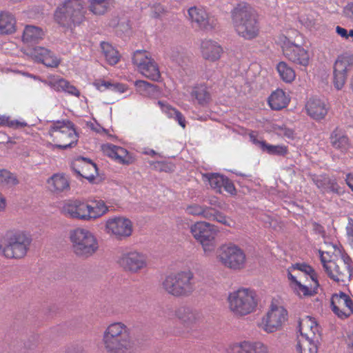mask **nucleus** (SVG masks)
<instances>
[{"instance_id":"obj_1","label":"nucleus","mask_w":353,"mask_h":353,"mask_svg":"<svg viewBox=\"0 0 353 353\" xmlns=\"http://www.w3.org/2000/svg\"><path fill=\"white\" fill-rule=\"evenodd\" d=\"M106 353H135L136 345L132 331L122 322L110 324L104 330L102 339Z\"/></svg>"},{"instance_id":"obj_2","label":"nucleus","mask_w":353,"mask_h":353,"mask_svg":"<svg viewBox=\"0 0 353 353\" xmlns=\"http://www.w3.org/2000/svg\"><path fill=\"white\" fill-rule=\"evenodd\" d=\"M232 23L236 32L245 39L257 37L259 26L254 10L248 3L238 4L232 12Z\"/></svg>"},{"instance_id":"obj_3","label":"nucleus","mask_w":353,"mask_h":353,"mask_svg":"<svg viewBox=\"0 0 353 353\" xmlns=\"http://www.w3.org/2000/svg\"><path fill=\"white\" fill-rule=\"evenodd\" d=\"M227 301L230 311L236 317L251 314L258 303L256 293L248 288H241L230 292Z\"/></svg>"},{"instance_id":"obj_4","label":"nucleus","mask_w":353,"mask_h":353,"mask_svg":"<svg viewBox=\"0 0 353 353\" xmlns=\"http://www.w3.org/2000/svg\"><path fill=\"white\" fill-rule=\"evenodd\" d=\"M163 289L174 296H188L195 289L194 276L190 270L167 276L162 282Z\"/></svg>"},{"instance_id":"obj_5","label":"nucleus","mask_w":353,"mask_h":353,"mask_svg":"<svg viewBox=\"0 0 353 353\" xmlns=\"http://www.w3.org/2000/svg\"><path fill=\"white\" fill-rule=\"evenodd\" d=\"M70 240L74 254L81 259H88L99 249L96 237L89 230L77 228L70 231Z\"/></svg>"},{"instance_id":"obj_6","label":"nucleus","mask_w":353,"mask_h":353,"mask_svg":"<svg viewBox=\"0 0 353 353\" xmlns=\"http://www.w3.org/2000/svg\"><path fill=\"white\" fill-rule=\"evenodd\" d=\"M54 17L63 27L72 28L80 24L84 18L83 6L81 0H67L59 6Z\"/></svg>"},{"instance_id":"obj_7","label":"nucleus","mask_w":353,"mask_h":353,"mask_svg":"<svg viewBox=\"0 0 353 353\" xmlns=\"http://www.w3.org/2000/svg\"><path fill=\"white\" fill-rule=\"evenodd\" d=\"M31 241V238L23 232L12 233L5 238L0 250L6 258L21 259L26 255Z\"/></svg>"},{"instance_id":"obj_8","label":"nucleus","mask_w":353,"mask_h":353,"mask_svg":"<svg viewBox=\"0 0 353 353\" xmlns=\"http://www.w3.org/2000/svg\"><path fill=\"white\" fill-rule=\"evenodd\" d=\"M49 134L55 147L60 149L72 148L78 141L74 125L70 121H57L51 126Z\"/></svg>"},{"instance_id":"obj_9","label":"nucleus","mask_w":353,"mask_h":353,"mask_svg":"<svg viewBox=\"0 0 353 353\" xmlns=\"http://www.w3.org/2000/svg\"><path fill=\"white\" fill-rule=\"evenodd\" d=\"M323 269L327 276L336 282H346L352 276V260L346 256L333 261H325L321 256Z\"/></svg>"},{"instance_id":"obj_10","label":"nucleus","mask_w":353,"mask_h":353,"mask_svg":"<svg viewBox=\"0 0 353 353\" xmlns=\"http://www.w3.org/2000/svg\"><path fill=\"white\" fill-rule=\"evenodd\" d=\"M219 261L226 268L241 270L244 268L246 257L244 252L233 244L223 245L217 251Z\"/></svg>"},{"instance_id":"obj_11","label":"nucleus","mask_w":353,"mask_h":353,"mask_svg":"<svg viewBox=\"0 0 353 353\" xmlns=\"http://www.w3.org/2000/svg\"><path fill=\"white\" fill-rule=\"evenodd\" d=\"M190 231L194 239L202 245L205 252L214 250L216 230L213 225L205 221L196 222L191 226Z\"/></svg>"},{"instance_id":"obj_12","label":"nucleus","mask_w":353,"mask_h":353,"mask_svg":"<svg viewBox=\"0 0 353 353\" xmlns=\"http://www.w3.org/2000/svg\"><path fill=\"white\" fill-rule=\"evenodd\" d=\"M287 311L282 306L272 305L271 309L263 317L259 327L268 333L279 330L285 321Z\"/></svg>"},{"instance_id":"obj_13","label":"nucleus","mask_w":353,"mask_h":353,"mask_svg":"<svg viewBox=\"0 0 353 353\" xmlns=\"http://www.w3.org/2000/svg\"><path fill=\"white\" fill-rule=\"evenodd\" d=\"M118 265L125 272L137 273L147 266L146 257L137 251L125 252L117 259Z\"/></svg>"},{"instance_id":"obj_14","label":"nucleus","mask_w":353,"mask_h":353,"mask_svg":"<svg viewBox=\"0 0 353 353\" xmlns=\"http://www.w3.org/2000/svg\"><path fill=\"white\" fill-rule=\"evenodd\" d=\"M105 231L116 239L122 240L132 235V223L123 216H116L106 221Z\"/></svg>"},{"instance_id":"obj_15","label":"nucleus","mask_w":353,"mask_h":353,"mask_svg":"<svg viewBox=\"0 0 353 353\" xmlns=\"http://www.w3.org/2000/svg\"><path fill=\"white\" fill-rule=\"evenodd\" d=\"M353 58L351 56L341 55L336 60L334 65L333 83L337 90H341L347 79V72L352 70Z\"/></svg>"},{"instance_id":"obj_16","label":"nucleus","mask_w":353,"mask_h":353,"mask_svg":"<svg viewBox=\"0 0 353 353\" xmlns=\"http://www.w3.org/2000/svg\"><path fill=\"white\" fill-rule=\"evenodd\" d=\"M189 19L193 26L204 30H212L216 26V19L210 16L202 8L196 6L188 10Z\"/></svg>"},{"instance_id":"obj_17","label":"nucleus","mask_w":353,"mask_h":353,"mask_svg":"<svg viewBox=\"0 0 353 353\" xmlns=\"http://www.w3.org/2000/svg\"><path fill=\"white\" fill-rule=\"evenodd\" d=\"M332 311L339 317L347 318L353 313V302L350 297L344 292L334 294L331 299Z\"/></svg>"},{"instance_id":"obj_18","label":"nucleus","mask_w":353,"mask_h":353,"mask_svg":"<svg viewBox=\"0 0 353 353\" xmlns=\"http://www.w3.org/2000/svg\"><path fill=\"white\" fill-rule=\"evenodd\" d=\"M88 208L89 204L81 201H69L63 205L61 212L64 216L71 219L88 221L90 220Z\"/></svg>"},{"instance_id":"obj_19","label":"nucleus","mask_w":353,"mask_h":353,"mask_svg":"<svg viewBox=\"0 0 353 353\" xmlns=\"http://www.w3.org/2000/svg\"><path fill=\"white\" fill-rule=\"evenodd\" d=\"M72 169L79 176L90 181H92L97 175V165L84 157L77 159L72 164Z\"/></svg>"},{"instance_id":"obj_20","label":"nucleus","mask_w":353,"mask_h":353,"mask_svg":"<svg viewBox=\"0 0 353 353\" xmlns=\"http://www.w3.org/2000/svg\"><path fill=\"white\" fill-rule=\"evenodd\" d=\"M299 332L303 339H312L313 341L321 339V333L316 322L310 316H305L299 322Z\"/></svg>"},{"instance_id":"obj_21","label":"nucleus","mask_w":353,"mask_h":353,"mask_svg":"<svg viewBox=\"0 0 353 353\" xmlns=\"http://www.w3.org/2000/svg\"><path fill=\"white\" fill-rule=\"evenodd\" d=\"M283 54L292 62L303 66L309 63V54L301 46L291 44L283 49Z\"/></svg>"},{"instance_id":"obj_22","label":"nucleus","mask_w":353,"mask_h":353,"mask_svg":"<svg viewBox=\"0 0 353 353\" xmlns=\"http://www.w3.org/2000/svg\"><path fill=\"white\" fill-rule=\"evenodd\" d=\"M305 109L311 118L319 121L324 119L327 114L328 107L325 101L318 98H311L307 101Z\"/></svg>"},{"instance_id":"obj_23","label":"nucleus","mask_w":353,"mask_h":353,"mask_svg":"<svg viewBox=\"0 0 353 353\" xmlns=\"http://www.w3.org/2000/svg\"><path fill=\"white\" fill-rule=\"evenodd\" d=\"M200 50L202 57L210 61L219 59L223 53L221 46L217 42L210 39L202 41Z\"/></svg>"},{"instance_id":"obj_24","label":"nucleus","mask_w":353,"mask_h":353,"mask_svg":"<svg viewBox=\"0 0 353 353\" xmlns=\"http://www.w3.org/2000/svg\"><path fill=\"white\" fill-rule=\"evenodd\" d=\"M230 353H268V347L260 342L243 341L230 346Z\"/></svg>"},{"instance_id":"obj_25","label":"nucleus","mask_w":353,"mask_h":353,"mask_svg":"<svg viewBox=\"0 0 353 353\" xmlns=\"http://www.w3.org/2000/svg\"><path fill=\"white\" fill-rule=\"evenodd\" d=\"M103 153L116 160L117 162L128 165L132 163L131 158L128 156V151L119 146H117L112 144H106L102 146Z\"/></svg>"},{"instance_id":"obj_26","label":"nucleus","mask_w":353,"mask_h":353,"mask_svg":"<svg viewBox=\"0 0 353 353\" xmlns=\"http://www.w3.org/2000/svg\"><path fill=\"white\" fill-rule=\"evenodd\" d=\"M289 98L282 90L273 92L268 98V103L272 110H279L287 106Z\"/></svg>"},{"instance_id":"obj_27","label":"nucleus","mask_w":353,"mask_h":353,"mask_svg":"<svg viewBox=\"0 0 353 353\" xmlns=\"http://www.w3.org/2000/svg\"><path fill=\"white\" fill-rule=\"evenodd\" d=\"M190 96L201 105H205L211 101V94L204 85L194 86L190 92Z\"/></svg>"},{"instance_id":"obj_28","label":"nucleus","mask_w":353,"mask_h":353,"mask_svg":"<svg viewBox=\"0 0 353 353\" xmlns=\"http://www.w3.org/2000/svg\"><path fill=\"white\" fill-rule=\"evenodd\" d=\"M311 178L314 183L318 188L321 189L323 192H325L326 185L329 184H331V188L333 190L336 192V194H339L342 192L341 188L335 180L332 179L325 175H312Z\"/></svg>"},{"instance_id":"obj_29","label":"nucleus","mask_w":353,"mask_h":353,"mask_svg":"<svg viewBox=\"0 0 353 353\" xmlns=\"http://www.w3.org/2000/svg\"><path fill=\"white\" fill-rule=\"evenodd\" d=\"M16 21L14 16L6 12L0 13V34H12L15 31Z\"/></svg>"},{"instance_id":"obj_30","label":"nucleus","mask_w":353,"mask_h":353,"mask_svg":"<svg viewBox=\"0 0 353 353\" xmlns=\"http://www.w3.org/2000/svg\"><path fill=\"white\" fill-rule=\"evenodd\" d=\"M49 189L54 192H63L69 188V182L62 174H54L48 181Z\"/></svg>"},{"instance_id":"obj_31","label":"nucleus","mask_w":353,"mask_h":353,"mask_svg":"<svg viewBox=\"0 0 353 353\" xmlns=\"http://www.w3.org/2000/svg\"><path fill=\"white\" fill-rule=\"evenodd\" d=\"M43 30L34 26H26L23 30V41L26 43L37 42L43 38Z\"/></svg>"},{"instance_id":"obj_32","label":"nucleus","mask_w":353,"mask_h":353,"mask_svg":"<svg viewBox=\"0 0 353 353\" xmlns=\"http://www.w3.org/2000/svg\"><path fill=\"white\" fill-rule=\"evenodd\" d=\"M330 139L331 145L336 149L345 150L348 147V138L338 129L332 132Z\"/></svg>"},{"instance_id":"obj_33","label":"nucleus","mask_w":353,"mask_h":353,"mask_svg":"<svg viewBox=\"0 0 353 353\" xmlns=\"http://www.w3.org/2000/svg\"><path fill=\"white\" fill-rule=\"evenodd\" d=\"M88 210L91 220L96 219L105 214L108 211V208L105 205L103 201L95 200L92 201V204L89 205Z\"/></svg>"},{"instance_id":"obj_34","label":"nucleus","mask_w":353,"mask_h":353,"mask_svg":"<svg viewBox=\"0 0 353 353\" xmlns=\"http://www.w3.org/2000/svg\"><path fill=\"white\" fill-rule=\"evenodd\" d=\"M320 340L313 341L312 339H303L299 341L297 351L299 353H317Z\"/></svg>"},{"instance_id":"obj_35","label":"nucleus","mask_w":353,"mask_h":353,"mask_svg":"<svg viewBox=\"0 0 353 353\" xmlns=\"http://www.w3.org/2000/svg\"><path fill=\"white\" fill-rule=\"evenodd\" d=\"M44 83L57 92H67L70 85L69 81L59 77H50Z\"/></svg>"},{"instance_id":"obj_36","label":"nucleus","mask_w":353,"mask_h":353,"mask_svg":"<svg viewBox=\"0 0 353 353\" xmlns=\"http://www.w3.org/2000/svg\"><path fill=\"white\" fill-rule=\"evenodd\" d=\"M139 72L152 81H158L161 77L160 72L154 59L151 60L148 64L143 65Z\"/></svg>"},{"instance_id":"obj_37","label":"nucleus","mask_w":353,"mask_h":353,"mask_svg":"<svg viewBox=\"0 0 353 353\" xmlns=\"http://www.w3.org/2000/svg\"><path fill=\"white\" fill-rule=\"evenodd\" d=\"M101 48L106 60L110 65H114L119 61V52L110 43L101 42Z\"/></svg>"},{"instance_id":"obj_38","label":"nucleus","mask_w":353,"mask_h":353,"mask_svg":"<svg viewBox=\"0 0 353 353\" xmlns=\"http://www.w3.org/2000/svg\"><path fill=\"white\" fill-rule=\"evenodd\" d=\"M210 210H211V207L201 205L197 203L189 205L185 208V212L188 214L192 216H199L205 219L210 217L211 214H210Z\"/></svg>"},{"instance_id":"obj_39","label":"nucleus","mask_w":353,"mask_h":353,"mask_svg":"<svg viewBox=\"0 0 353 353\" xmlns=\"http://www.w3.org/2000/svg\"><path fill=\"white\" fill-rule=\"evenodd\" d=\"M112 0H90V10L95 14H103L110 8Z\"/></svg>"},{"instance_id":"obj_40","label":"nucleus","mask_w":353,"mask_h":353,"mask_svg":"<svg viewBox=\"0 0 353 353\" xmlns=\"http://www.w3.org/2000/svg\"><path fill=\"white\" fill-rule=\"evenodd\" d=\"M176 316L187 325L195 323L197 320V314L190 308L180 307L176 311Z\"/></svg>"},{"instance_id":"obj_41","label":"nucleus","mask_w":353,"mask_h":353,"mask_svg":"<svg viewBox=\"0 0 353 353\" xmlns=\"http://www.w3.org/2000/svg\"><path fill=\"white\" fill-rule=\"evenodd\" d=\"M292 269L293 270L297 271L299 272V276L301 274L310 276L311 280L316 285V287H319V285L317 280V275L314 272V269L311 266L307 265L305 263H296L294 265H292Z\"/></svg>"},{"instance_id":"obj_42","label":"nucleus","mask_w":353,"mask_h":353,"mask_svg":"<svg viewBox=\"0 0 353 353\" xmlns=\"http://www.w3.org/2000/svg\"><path fill=\"white\" fill-rule=\"evenodd\" d=\"M277 71L282 79L286 83H290L295 79L294 70L289 67L286 63L281 61L276 67Z\"/></svg>"},{"instance_id":"obj_43","label":"nucleus","mask_w":353,"mask_h":353,"mask_svg":"<svg viewBox=\"0 0 353 353\" xmlns=\"http://www.w3.org/2000/svg\"><path fill=\"white\" fill-rule=\"evenodd\" d=\"M151 60L152 59L150 57V53L145 50H137L134 52L132 61L137 66L139 71L143 65L150 63Z\"/></svg>"},{"instance_id":"obj_44","label":"nucleus","mask_w":353,"mask_h":353,"mask_svg":"<svg viewBox=\"0 0 353 353\" xmlns=\"http://www.w3.org/2000/svg\"><path fill=\"white\" fill-rule=\"evenodd\" d=\"M158 103L161 107L162 110L165 111L170 117L174 118L183 128L185 127V118L180 112L169 105H164L161 101H159Z\"/></svg>"},{"instance_id":"obj_45","label":"nucleus","mask_w":353,"mask_h":353,"mask_svg":"<svg viewBox=\"0 0 353 353\" xmlns=\"http://www.w3.org/2000/svg\"><path fill=\"white\" fill-rule=\"evenodd\" d=\"M210 214H211V216L210 217L207 218V219L208 220L216 221L229 227H232V225L234 224V222L231 219H230L221 212L216 210L214 208L211 207Z\"/></svg>"},{"instance_id":"obj_46","label":"nucleus","mask_w":353,"mask_h":353,"mask_svg":"<svg viewBox=\"0 0 353 353\" xmlns=\"http://www.w3.org/2000/svg\"><path fill=\"white\" fill-rule=\"evenodd\" d=\"M95 86L100 91H104L105 90H110L113 91H117L119 92H123L126 88L125 85L121 83H111L108 81H101L94 83Z\"/></svg>"},{"instance_id":"obj_47","label":"nucleus","mask_w":353,"mask_h":353,"mask_svg":"<svg viewBox=\"0 0 353 353\" xmlns=\"http://www.w3.org/2000/svg\"><path fill=\"white\" fill-rule=\"evenodd\" d=\"M295 292L300 296H312L316 293V290L318 287L314 283V286L311 285L310 288L307 286L301 284L300 282H296V285H292Z\"/></svg>"},{"instance_id":"obj_48","label":"nucleus","mask_w":353,"mask_h":353,"mask_svg":"<svg viewBox=\"0 0 353 353\" xmlns=\"http://www.w3.org/2000/svg\"><path fill=\"white\" fill-rule=\"evenodd\" d=\"M262 150L270 154L285 156L288 153V148L284 145H273L268 143H261Z\"/></svg>"},{"instance_id":"obj_49","label":"nucleus","mask_w":353,"mask_h":353,"mask_svg":"<svg viewBox=\"0 0 353 353\" xmlns=\"http://www.w3.org/2000/svg\"><path fill=\"white\" fill-rule=\"evenodd\" d=\"M18 183L16 176L6 170H0V185H14Z\"/></svg>"},{"instance_id":"obj_50","label":"nucleus","mask_w":353,"mask_h":353,"mask_svg":"<svg viewBox=\"0 0 353 353\" xmlns=\"http://www.w3.org/2000/svg\"><path fill=\"white\" fill-rule=\"evenodd\" d=\"M225 178L223 175L216 173L208 174V181L210 186L220 193L221 192V189L222 188Z\"/></svg>"},{"instance_id":"obj_51","label":"nucleus","mask_w":353,"mask_h":353,"mask_svg":"<svg viewBox=\"0 0 353 353\" xmlns=\"http://www.w3.org/2000/svg\"><path fill=\"white\" fill-rule=\"evenodd\" d=\"M41 63L48 67H57L59 64V60L50 51L49 54L41 59Z\"/></svg>"},{"instance_id":"obj_52","label":"nucleus","mask_w":353,"mask_h":353,"mask_svg":"<svg viewBox=\"0 0 353 353\" xmlns=\"http://www.w3.org/2000/svg\"><path fill=\"white\" fill-rule=\"evenodd\" d=\"M49 52L50 50L44 48L36 47L35 48H34L33 54L38 61L41 62V59H43L46 56L49 54Z\"/></svg>"},{"instance_id":"obj_53","label":"nucleus","mask_w":353,"mask_h":353,"mask_svg":"<svg viewBox=\"0 0 353 353\" xmlns=\"http://www.w3.org/2000/svg\"><path fill=\"white\" fill-rule=\"evenodd\" d=\"M222 188H223L224 190L227 192H228V193H230L231 194H235V192H236L235 187H234L233 183L232 182V181H230L227 177H225V179H224V182H223Z\"/></svg>"},{"instance_id":"obj_54","label":"nucleus","mask_w":353,"mask_h":353,"mask_svg":"<svg viewBox=\"0 0 353 353\" xmlns=\"http://www.w3.org/2000/svg\"><path fill=\"white\" fill-rule=\"evenodd\" d=\"M152 10L154 17H159L165 12V8L160 3H154L152 7Z\"/></svg>"},{"instance_id":"obj_55","label":"nucleus","mask_w":353,"mask_h":353,"mask_svg":"<svg viewBox=\"0 0 353 353\" xmlns=\"http://www.w3.org/2000/svg\"><path fill=\"white\" fill-rule=\"evenodd\" d=\"M347 234L348 237V240L351 243V245H353V219L350 218L348 219V224L346 227Z\"/></svg>"},{"instance_id":"obj_56","label":"nucleus","mask_w":353,"mask_h":353,"mask_svg":"<svg viewBox=\"0 0 353 353\" xmlns=\"http://www.w3.org/2000/svg\"><path fill=\"white\" fill-rule=\"evenodd\" d=\"M343 12L345 17L353 22V1L347 3L344 8Z\"/></svg>"},{"instance_id":"obj_57","label":"nucleus","mask_w":353,"mask_h":353,"mask_svg":"<svg viewBox=\"0 0 353 353\" xmlns=\"http://www.w3.org/2000/svg\"><path fill=\"white\" fill-rule=\"evenodd\" d=\"M208 203L210 205V207L212 208H221V203L219 201V199L216 196H210L208 199Z\"/></svg>"},{"instance_id":"obj_58","label":"nucleus","mask_w":353,"mask_h":353,"mask_svg":"<svg viewBox=\"0 0 353 353\" xmlns=\"http://www.w3.org/2000/svg\"><path fill=\"white\" fill-rule=\"evenodd\" d=\"M293 271L294 270L292 269V267L288 270V277L289 280L291 281L292 285H296V282H300L299 281H298L296 279V278L299 277L300 276L296 274H292Z\"/></svg>"},{"instance_id":"obj_59","label":"nucleus","mask_w":353,"mask_h":353,"mask_svg":"<svg viewBox=\"0 0 353 353\" xmlns=\"http://www.w3.org/2000/svg\"><path fill=\"white\" fill-rule=\"evenodd\" d=\"M336 32L341 37L347 39V30L346 29L340 26H336Z\"/></svg>"},{"instance_id":"obj_60","label":"nucleus","mask_w":353,"mask_h":353,"mask_svg":"<svg viewBox=\"0 0 353 353\" xmlns=\"http://www.w3.org/2000/svg\"><path fill=\"white\" fill-rule=\"evenodd\" d=\"M67 92L71 95H74L75 97H79L80 92L77 90V88L74 86L73 85H71L69 86V89L68 90Z\"/></svg>"},{"instance_id":"obj_61","label":"nucleus","mask_w":353,"mask_h":353,"mask_svg":"<svg viewBox=\"0 0 353 353\" xmlns=\"http://www.w3.org/2000/svg\"><path fill=\"white\" fill-rule=\"evenodd\" d=\"M313 229L316 232V233L321 234L322 236H325V230L321 225L317 224V223H314Z\"/></svg>"},{"instance_id":"obj_62","label":"nucleus","mask_w":353,"mask_h":353,"mask_svg":"<svg viewBox=\"0 0 353 353\" xmlns=\"http://www.w3.org/2000/svg\"><path fill=\"white\" fill-rule=\"evenodd\" d=\"M282 134L288 138H293L294 137V132L292 130L287 128H281Z\"/></svg>"},{"instance_id":"obj_63","label":"nucleus","mask_w":353,"mask_h":353,"mask_svg":"<svg viewBox=\"0 0 353 353\" xmlns=\"http://www.w3.org/2000/svg\"><path fill=\"white\" fill-rule=\"evenodd\" d=\"M250 138L251 141L253 142V143H254L255 145L259 146L261 149H262V144L261 143H265V142L263 141L258 140L253 133H251L250 134Z\"/></svg>"},{"instance_id":"obj_64","label":"nucleus","mask_w":353,"mask_h":353,"mask_svg":"<svg viewBox=\"0 0 353 353\" xmlns=\"http://www.w3.org/2000/svg\"><path fill=\"white\" fill-rule=\"evenodd\" d=\"M67 353H86V352L81 347H74V348L68 350Z\"/></svg>"}]
</instances>
